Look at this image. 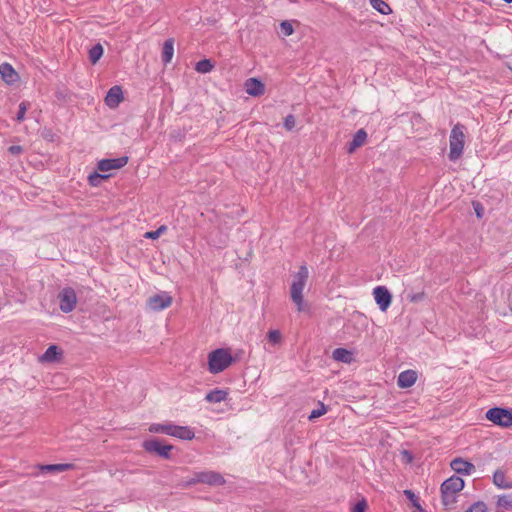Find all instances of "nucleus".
Returning <instances> with one entry per match:
<instances>
[{"label": "nucleus", "instance_id": "f257e3e1", "mask_svg": "<svg viewBox=\"0 0 512 512\" xmlns=\"http://www.w3.org/2000/svg\"><path fill=\"white\" fill-rule=\"evenodd\" d=\"M309 278V270L306 264L299 267L298 272L293 275V280L290 287V297L292 302L296 305L298 312H305L308 310V305L304 301L303 290Z\"/></svg>", "mask_w": 512, "mask_h": 512}, {"label": "nucleus", "instance_id": "f03ea898", "mask_svg": "<svg viewBox=\"0 0 512 512\" xmlns=\"http://www.w3.org/2000/svg\"><path fill=\"white\" fill-rule=\"evenodd\" d=\"M234 362L229 350L218 348L208 355V370L212 374H218L228 368Z\"/></svg>", "mask_w": 512, "mask_h": 512}, {"label": "nucleus", "instance_id": "7ed1b4c3", "mask_svg": "<svg viewBox=\"0 0 512 512\" xmlns=\"http://www.w3.org/2000/svg\"><path fill=\"white\" fill-rule=\"evenodd\" d=\"M203 483L210 486H221L225 484L224 477L215 471H198L193 476L181 483L182 488H190L196 484Z\"/></svg>", "mask_w": 512, "mask_h": 512}, {"label": "nucleus", "instance_id": "20e7f679", "mask_svg": "<svg viewBox=\"0 0 512 512\" xmlns=\"http://www.w3.org/2000/svg\"><path fill=\"white\" fill-rule=\"evenodd\" d=\"M464 138V126L459 123L454 125L449 137L450 151L448 158L450 161L455 162L461 157L465 144Z\"/></svg>", "mask_w": 512, "mask_h": 512}, {"label": "nucleus", "instance_id": "39448f33", "mask_svg": "<svg viewBox=\"0 0 512 512\" xmlns=\"http://www.w3.org/2000/svg\"><path fill=\"white\" fill-rule=\"evenodd\" d=\"M142 448L148 454H154L169 460L172 458L171 452L175 447L165 443V441L160 438H150L143 441Z\"/></svg>", "mask_w": 512, "mask_h": 512}, {"label": "nucleus", "instance_id": "423d86ee", "mask_svg": "<svg viewBox=\"0 0 512 512\" xmlns=\"http://www.w3.org/2000/svg\"><path fill=\"white\" fill-rule=\"evenodd\" d=\"M485 417L497 426L512 427V408L493 407L486 412Z\"/></svg>", "mask_w": 512, "mask_h": 512}, {"label": "nucleus", "instance_id": "0eeeda50", "mask_svg": "<svg viewBox=\"0 0 512 512\" xmlns=\"http://www.w3.org/2000/svg\"><path fill=\"white\" fill-rule=\"evenodd\" d=\"M59 300V308L63 313L73 311L77 303V295L72 287H64L57 296Z\"/></svg>", "mask_w": 512, "mask_h": 512}, {"label": "nucleus", "instance_id": "6e6552de", "mask_svg": "<svg viewBox=\"0 0 512 512\" xmlns=\"http://www.w3.org/2000/svg\"><path fill=\"white\" fill-rule=\"evenodd\" d=\"M376 304L382 312H385L391 305L392 294L385 286H377L373 289Z\"/></svg>", "mask_w": 512, "mask_h": 512}, {"label": "nucleus", "instance_id": "1a4fd4ad", "mask_svg": "<svg viewBox=\"0 0 512 512\" xmlns=\"http://www.w3.org/2000/svg\"><path fill=\"white\" fill-rule=\"evenodd\" d=\"M172 297L167 292H160L149 297L147 304L153 311H161L172 304Z\"/></svg>", "mask_w": 512, "mask_h": 512}, {"label": "nucleus", "instance_id": "9d476101", "mask_svg": "<svg viewBox=\"0 0 512 512\" xmlns=\"http://www.w3.org/2000/svg\"><path fill=\"white\" fill-rule=\"evenodd\" d=\"M128 156L118 158L101 159L97 163V170L107 172L110 170L120 169L128 163Z\"/></svg>", "mask_w": 512, "mask_h": 512}, {"label": "nucleus", "instance_id": "9b49d317", "mask_svg": "<svg viewBox=\"0 0 512 512\" xmlns=\"http://www.w3.org/2000/svg\"><path fill=\"white\" fill-rule=\"evenodd\" d=\"M450 467L460 475H471L475 472L474 464L461 457L453 459L450 463Z\"/></svg>", "mask_w": 512, "mask_h": 512}, {"label": "nucleus", "instance_id": "f8f14e48", "mask_svg": "<svg viewBox=\"0 0 512 512\" xmlns=\"http://www.w3.org/2000/svg\"><path fill=\"white\" fill-rule=\"evenodd\" d=\"M464 486L465 482L461 477L451 476L441 484L440 490L441 492H450L456 494L457 492L461 491Z\"/></svg>", "mask_w": 512, "mask_h": 512}, {"label": "nucleus", "instance_id": "ddd939ff", "mask_svg": "<svg viewBox=\"0 0 512 512\" xmlns=\"http://www.w3.org/2000/svg\"><path fill=\"white\" fill-rule=\"evenodd\" d=\"M123 91L121 86L115 85L111 87L105 97V104L109 108H116L123 101Z\"/></svg>", "mask_w": 512, "mask_h": 512}, {"label": "nucleus", "instance_id": "4468645a", "mask_svg": "<svg viewBox=\"0 0 512 512\" xmlns=\"http://www.w3.org/2000/svg\"><path fill=\"white\" fill-rule=\"evenodd\" d=\"M0 75L2 80L8 85H13L19 80L18 73L13 66L7 62L0 65Z\"/></svg>", "mask_w": 512, "mask_h": 512}, {"label": "nucleus", "instance_id": "2eb2a0df", "mask_svg": "<svg viewBox=\"0 0 512 512\" xmlns=\"http://www.w3.org/2000/svg\"><path fill=\"white\" fill-rule=\"evenodd\" d=\"M245 90L250 96H261L265 92V85L257 78H249L245 82Z\"/></svg>", "mask_w": 512, "mask_h": 512}, {"label": "nucleus", "instance_id": "dca6fc26", "mask_svg": "<svg viewBox=\"0 0 512 512\" xmlns=\"http://www.w3.org/2000/svg\"><path fill=\"white\" fill-rule=\"evenodd\" d=\"M417 380V372L412 369L402 371L397 379V385L400 388H410Z\"/></svg>", "mask_w": 512, "mask_h": 512}, {"label": "nucleus", "instance_id": "f3484780", "mask_svg": "<svg viewBox=\"0 0 512 512\" xmlns=\"http://www.w3.org/2000/svg\"><path fill=\"white\" fill-rule=\"evenodd\" d=\"M62 356L63 352L57 345H50L41 356L40 360L42 362L54 363L60 361Z\"/></svg>", "mask_w": 512, "mask_h": 512}, {"label": "nucleus", "instance_id": "a211bd4d", "mask_svg": "<svg viewBox=\"0 0 512 512\" xmlns=\"http://www.w3.org/2000/svg\"><path fill=\"white\" fill-rule=\"evenodd\" d=\"M171 436L181 440H192L195 438V432L189 426L173 424Z\"/></svg>", "mask_w": 512, "mask_h": 512}, {"label": "nucleus", "instance_id": "6ab92c4d", "mask_svg": "<svg viewBox=\"0 0 512 512\" xmlns=\"http://www.w3.org/2000/svg\"><path fill=\"white\" fill-rule=\"evenodd\" d=\"M332 357L335 361L345 364H351L354 361L353 352L346 348H336L332 352Z\"/></svg>", "mask_w": 512, "mask_h": 512}, {"label": "nucleus", "instance_id": "aec40b11", "mask_svg": "<svg viewBox=\"0 0 512 512\" xmlns=\"http://www.w3.org/2000/svg\"><path fill=\"white\" fill-rule=\"evenodd\" d=\"M174 55V39L168 38L165 40L162 47L161 59L164 65H167L172 61Z\"/></svg>", "mask_w": 512, "mask_h": 512}, {"label": "nucleus", "instance_id": "412c9836", "mask_svg": "<svg viewBox=\"0 0 512 512\" xmlns=\"http://www.w3.org/2000/svg\"><path fill=\"white\" fill-rule=\"evenodd\" d=\"M228 396V392L222 389H214L209 391L206 396L205 400L210 403H220L222 401H225Z\"/></svg>", "mask_w": 512, "mask_h": 512}, {"label": "nucleus", "instance_id": "4be33fe9", "mask_svg": "<svg viewBox=\"0 0 512 512\" xmlns=\"http://www.w3.org/2000/svg\"><path fill=\"white\" fill-rule=\"evenodd\" d=\"M493 483L498 488L509 489L512 488V482L506 481L505 472L501 469H497L493 474Z\"/></svg>", "mask_w": 512, "mask_h": 512}, {"label": "nucleus", "instance_id": "5701e85b", "mask_svg": "<svg viewBox=\"0 0 512 512\" xmlns=\"http://www.w3.org/2000/svg\"><path fill=\"white\" fill-rule=\"evenodd\" d=\"M172 427H173V423H163V424L152 423L149 426L148 431L150 433L165 434V435L171 436L172 435Z\"/></svg>", "mask_w": 512, "mask_h": 512}, {"label": "nucleus", "instance_id": "b1692460", "mask_svg": "<svg viewBox=\"0 0 512 512\" xmlns=\"http://www.w3.org/2000/svg\"><path fill=\"white\" fill-rule=\"evenodd\" d=\"M73 467V464H47V465H41L39 468L41 472L43 473H58V472H64Z\"/></svg>", "mask_w": 512, "mask_h": 512}, {"label": "nucleus", "instance_id": "393cba45", "mask_svg": "<svg viewBox=\"0 0 512 512\" xmlns=\"http://www.w3.org/2000/svg\"><path fill=\"white\" fill-rule=\"evenodd\" d=\"M104 49L100 43L93 45L88 52L89 60L92 64H96L103 56Z\"/></svg>", "mask_w": 512, "mask_h": 512}, {"label": "nucleus", "instance_id": "a878e982", "mask_svg": "<svg viewBox=\"0 0 512 512\" xmlns=\"http://www.w3.org/2000/svg\"><path fill=\"white\" fill-rule=\"evenodd\" d=\"M111 177V174H100L97 171H94L88 176V183L92 187H98L102 184V182Z\"/></svg>", "mask_w": 512, "mask_h": 512}, {"label": "nucleus", "instance_id": "bb28decb", "mask_svg": "<svg viewBox=\"0 0 512 512\" xmlns=\"http://www.w3.org/2000/svg\"><path fill=\"white\" fill-rule=\"evenodd\" d=\"M369 2L372 8L382 15H388L392 12V9L384 0H369Z\"/></svg>", "mask_w": 512, "mask_h": 512}, {"label": "nucleus", "instance_id": "cd10ccee", "mask_svg": "<svg viewBox=\"0 0 512 512\" xmlns=\"http://www.w3.org/2000/svg\"><path fill=\"white\" fill-rule=\"evenodd\" d=\"M214 68V64L210 59H202L195 65V70L199 73H209Z\"/></svg>", "mask_w": 512, "mask_h": 512}, {"label": "nucleus", "instance_id": "c85d7f7f", "mask_svg": "<svg viewBox=\"0 0 512 512\" xmlns=\"http://www.w3.org/2000/svg\"><path fill=\"white\" fill-rule=\"evenodd\" d=\"M496 505L499 508H503L505 510H511L512 509V495L511 494L500 495L497 499Z\"/></svg>", "mask_w": 512, "mask_h": 512}, {"label": "nucleus", "instance_id": "c756f323", "mask_svg": "<svg viewBox=\"0 0 512 512\" xmlns=\"http://www.w3.org/2000/svg\"><path fill=\"white\" fill-rule=\"evenodd\" d=\"M366 138H367L366 131L364 129H359L353 135V138L351 141L354 142V144L358 145V147H361L365 143Z\"/></svg>", "mask_w": 512, "mask_h": 512}, {"label": "nucleus", "instance_id": "7c9ffc66", "mask_svg": "<svg viewBox=\"0 0 512 512\" xmlns=\"http://www.w3.org/2000/svg\"><path fill=\"white\" fill-rule=\"evenodd\" d=\"M55 97L58 101L60 102H67L70 100V97H71V93L68 89L66 88H58L56 91H55Z\"/></svg>", "mask_w": 512, "mask_h": 512}, {"label": "nucleus", "instance_id": "2f4dec72", "mask_svg": "<svg viewBox=\"0 0 512 512\" xmlns=\"http://www.w3.org/2000/svg\"><path fill=\"white\" fill-rule=\"evenodd\" d=\"M166 231H167V226L161 225L154 231L146 232L144 237L147 239L155 240V239L159 238Z\"/></svg>", "mask_w": 512, "mask_h": 512}, {"label": "nucleus", "instance_id": "473e14b6", "mask_svg": "<svg viewBox=\"0 0 512 512\" xmlns=\"http://www.w3.org/2000/svg\"><path fill=\"white\" fill-rule=\"evenodd\" d=\"M326 412H327V408L324 405V403L319 402V408L312 410L310 415L308 416V419L314 420V419L324 415Z\"/></svg>", "mask_w": 512, "mask_h": 512}, {"label": "nucleus", "instance_id": "72a5a7b5", "mask_svg": "<svg viewBox=\"0 0 512 512\" xmlns=\"http://www.w3.org/2000/svg\"><path fill=\"white\" fill-rule=\"evenodd\" d=\"M441 498L443 505L446 507L451 506L456 502V494L450 492H441Z\"/></svg>", "mask_w": 512, "mask_h": 512}, {"label": "nucleus", "instance_id": "f704fd0d", "mask_svg": "<svg viewBox=\"0 0 512 512\" xmlns=\"http://www.w3.org/2000/svg\"><path fill=\"white\" fill-rule=\"evenodd\" d=\"M465 512H487V506L483 501L473 503Z\"/></svg>", "mask_w": 512, "mask_h": 512}, {"label": "nucleus", "instance_id": "c9c22d12", "mask_svg": "<svg viewBox=\"0 0 512 512\" xmlns=\"http://www.w3.org/2000/svg\"><path fill=\"white\" fill-rule=\"evenodd\" d=\"M28 106L29 104L25 101L21 102L19 104V109H18V112L16 114V120L21 122L25 119V114H26V111L28 109Z\"/></svg>", "mask_w": 512, "mask_h": 512}, {"label": "nucleus", "instance_id": "e433bc0d", "mask_svg": "<svg viewBox=\"0 0 512 512\" xmlns=\"http://www.w3.org/2000/svg\"><path fill=\"white\" fill-rule=\"evenodd\" d=\"M280 30L284 36H290L294 31L292 24L287 20L280 23Z\"/></svg>", "mask_w": 512, "mask_h": 512}, {"label": "nucleus", "instance_id": "4c0bfd02", "mask_svg": "<svg viewBox=\"0 0 512 512\" xmlns=\"http://www.w3.org/2000/svg\"><path fill=\"white\" fill-rule=\"evenodd\" d=\"M270 343L278 344L281 341V333L278 330H270L267 334Z\"/></svg>", "mask_w": 512, "mask_h": 512}, {"label": "nucleus", "instance_id": "58836bf2", "mask_svg": "<svg viewBox=\"0 0 512 512\" xmlns=\"http://www.w3.org/2000/svg\"><path fill=\"white\" fill-rule=\"evenodd\" d=\"M296 125V118L293 114H289L284 118V127L286 130L291 131Z\"/></svg>", "mask_w": 512, "mask_h": 512}, {"label": "nucleus", "instance_id": "ea45409f", "mask_svg": "<svg viewBox=\"0 0 512 512\" xmlns=\"http://www.w3.org/2000/svg\"><path fill=\"white\" fill-rule=\"evenodd\" d=\"M367 508V502L365 499L358 501L352 508L351 512H365Z\"/></svg>", "mask_w": 512, "mask_h": 512}, {"label": "nucleus", "instance_id": "a19ab883", "mask_svg": "<svg viewBox=\"0 0 512 512\" xmlns=\"http://www.w3.org/2000/svg\"><path fill=\"white\" fill-rule=\"evenodd\" d=\"M424 298H425V293H424V292H418V293H414V294H409V295H408V299H409V300H410V302H412V303L420 302V301H422Z\"/></svg>", "mask_w": 512, "mask_h": 512}, {"label": "nucleus", "instance_id": "79ce46f5", "mask_svg": "<svg viewBox=\"0 0 512 512\" xmlns=\"http://www.w3.org/2000/svg\"><path fill=\"white\" fill-rule=\"evenodd\" d=\"M473 208L478 219H481L484 214V208L480 202H473Z\"/></svg>", "mask_w": 512, "mask_h": 512}, {"label": "nucleus", "instance_id": "37998d69", "mask_svg": "<svg viewBox=\"0 0 512 512\" xmlns=\"http://www.w3.org/2000/svg\"><path fill=\"white\" fill-rule=\"evenodd\" d=\"M401 456L405 463H411L414 459L413 454L408 450L401 451Z\"/></svg>", "mask_w": 512, "mask_h": 512}, {"label": "nucleus", "instance_id": "c03bdc74", "mask_svg": "<svg viewBox=\"0 0 512 512\" xmlns=\"http://www.w3.org/2000/svg\"><path fill=\"white\" fill-rule=\"evenodd\" d=\"M8 151L12 155H18L23 151V148L20 145H12L8 148Z\"/></svg>", "mask_w": 512, "mask_h": 512}, {"label": "nucleus", "instance_id": "a18cd8bd", "mask_svg": "<svg viewBox=\"0 0 512 512\" xmlns=\"http://www.w3.org/2000/svg\"><path fill=\"white\" fill-rule=\"evenodd\" d=\"M357 148H359V147H358V145H356V144H354V142L350 141V142L348 143L347 151H348L349 153H352V152H354Z\"/></svg>", "mask_w": 512, "mask_h": 512}, {"label": "nucleus", "instance_id": "49530a36", "mask_svg": "<svg viewBox=\"0 0 512 512\" xmlns=\"http://www.w3.org/2000/svg\"><path fill=\"white\" fill-rule=\"evenodd\" d=\"M404 493H405V495H406L409 499H411L412 501H414V500H415V494H414V492H413V491H411V490H405V491H404Z\"/></svg>", "mask_w": 512, "mask_h": 512}, {"label": "nucleus", "instance_id": "de8ad7c7", "mask_svg": "<svg viewBox=\"0 0 512 512\" xmlns=\"http://www.w3.org/2000/svg\"><path fill=\"white\" fill-rule=\"evenodd\" d=\"M508 68H509V69H510V71L512 72V66H510V65H509V66H508Z\"/></svg>", "mask_w": 512, "mask_h": 512}]
</instances>
